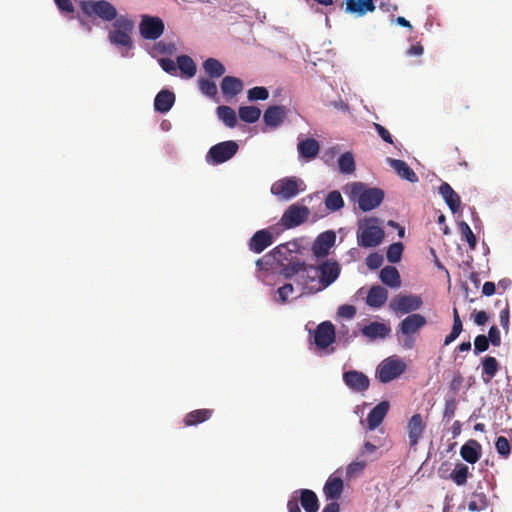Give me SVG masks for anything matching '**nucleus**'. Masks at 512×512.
<instances>
[{
    "label": "nucleus",
    "mask_w": 512,
    "mask_h": 512,
    "mask_svg": "<svg viewBox=\"0 0 512 512\" xmlns=\"http://www.w3.org/2000/svg\"><path fill=\"white\" fill-rule=\"evenodd\" d=\"M135 29L134 20L127 14H118L112 21L108 30L109 43L118 49L122 57H129L134 49L133 32Z\"/></svg>",
    "instance_id": "f257e3e1"
},
{
    "label": "nucleus",
    "mask_w": 512,
    "mask_h": 512,
    "mask_svg": "<svg viewBox=\"0 0 512 512\" xmlns=\"http://www.w3.org/2000/svg\"><path fill=\"white\" fill-rule=\"evenodd\" d=\"M350 197L357 201L360 210L367 212L382 203L384 191L380 188H369L362 182H354L350 185Z\"/></svg>",
    "instance_id": "f03ea898"
},
{
    "label": "nucleus",
    "mask_w": 512,
    "mask_h": 512,
    "mask_svg": "<svg viewBox=\"0 0 512 512\" xmlns=\"http://www.w3.org/2000/svg\"><path fill=\"white\" fill-rule=\"evenodd\" d=\"M385 237L383 228L379 226L377 218H366L359 222L357 229V243L360 247L371 248L380 245Z\"/></svg>",
    "instance_id": "7ed1b4c3"
},
{
    "label": "nucleus",
    "mask_w": 512,
    "mask_h": 512,
    "mask_svg": "<svg viewBox=\"0 0 512 512\" xmlns=\"http://www.w3.org/2000/svg\"><path fill=\"white\" fill-rule=\"evenodd\" d=\"M80 8L85 16L103 22H112L118 15L116 7L107 0H83L80 1Z\"/></svg>",
    "instance_id": "20e7f679"
},
{
    "label": "nucleus",
    "mask_w": 512,
    "mask_h": 512,
    "mask_svg": "<svg viewBox=\"0 0 512 512\" xmlns=\"http://www.w3.org/2000/svg\"><path fill=\"white\" fill-rule=\"evenodd\" d=\"M299 502L305 512H318L319 500L316 493L310 489L294 491L287 502L288 512H301Z\"/></svg>",
    "instance_id": "39448f33"
},
{
    "label": "nucleus",
    "mask_w": 512,
    "mask_h": 512,
    "mask_svg": "<svg viewBox=\"0 0 512 512\" xmlns=\"http://www.w3.org/2000/svg\"><path fill=\"white\" fill-rule=\"evenodd\" d=\"M140 37L145 41L159 40L165 31V23L159 16L142 14L138 24Z\"/></svg>",
    "instance_id": "423d86ee"
},
{
    "label": "nucleus",
    "mask_w": 512,
    "mask_h": 512,
    "mask_svg": "<svg viewBox=\"0 0 512 512\" xmlns=\"http://www.w3.org/2000/svg\"><path fill=\"white\" fill-rule=\"evenodd\" d=\"M406 370V364L396 356L384 359L376 369V375L380 382L388 383L398 378Z\"/></svg>",
    "instance_id": "0eeeda50"
},
{
    "label": "nucleus",
    "mask_w": 512,
    "mask_h": 512,
    "mask_svg": "<svg viewBox=\"0 0 512 512\" xmlns=\"http://www.w3.org/2000/svg\"><path fill=\"white\" fill-rule=\"evenodd\" d=\"M235 141L229 140L213 145L206 154V162L211 165L222 164L230 160L238 151Z\"/></svg>",
    "instance_id": "6e6552de"
},
{
    "label": "nucleus",
    "mask_w": 512,
    "mask_h": 512,
    "mask_svg": "<svg viewBox=\"0 0 512 512\" xmlns=\"http://www.w3.org/2000/svg\"><path fill=\"white\" fill-rule=\"evenodd\" d=\"M423 305V300L421 296L409 294V295H403L399 294L396 295L391 301H390V308L397 314H409L414 311L419 310Z\"/></svg>",
    "instance_id": "1a4fd4ad"
},
{
    "label": "nucleus",
    "mask_w": 512,
    "mask_h": 512,
    "mask_svg": "<svg viewBox=\"0 0 512 512\" xmlns=\"http://www.w3.org/2000/svg\"><path fill=\"white\" fill-rule=\"evenodd\" d=\"M308 207L298 204L290 205L281 217V224L286 229H291L303 224L309 217Z\"/></svg>",
    "instance_id": "9d476101"
},
{
    "label": "nucleus",
    "mask_w": 512,
    "mask_h": 512,
    "mask_svg": "<svg viewBox=\"0 0 512 512\" xmlns=\"http://www.w3.org/2000/svg\"><path fill=\"white\" fill-rule=\"evenodd\" d=\"M295 177H286L276 181L271 187V193L283 200H289L299 193V184Z\"/></svg>",
    "instance_id": "9b49d317"
},
{
    "label": "nucleus",
    "mask_w": 512,
    "mask_h": 512,
    "mask_svg": "<svg viewBox=\"0 0 512 512\" xmlns=\"http://www.w3.org/2000/svg\"><path fill=\"white\" fill-rule=\"evenodd\" d=\"M407 434L409 439V445L411 448H415L420 439L422 438L426 429V422L424 421L421 414H414L407 423Z\"/></svg>",
    "instance_id": "f8f14e48"
},
{
    "label": "nucleus",
    "mask_w": 512,
    "mask_h": 512,
    "mask_svg": "<svg viewBox=\"0 0 512 512\" xmlns=\"http://www.w3.org/2000/svg\"><path fill=\"white\" fill-rule=\"evenodd\" d=\"M335 341V327L330 321L320 323L314 332V343L320 349H326Z\"/></svg>",
    "instance_id": "ddd939ff"
},
{
    "label": "nucleus",
    "mask_w": 512,
    "mask_h": 512,
    "mask_svg": "<svg viewBox=\"0 0 512 512\" xmlns=\"http://www.w3.org/2000/svg\"><path fill=\"white\" fill-rule=\"evenodd\" d=\"M343 382L354 392H364L370 385L369 378L360 371L349 370L343 373Z\"/></svg>",
    "instance_id": "4468645a"
},
{
    "label": "nucleus",
    "mask_w": 512,
    "mask_h": 512,
    "mask_svg": "<svg viewBox=\"0 0 512 512\" xmlns=\"http://www.w3.org/2000/svg\"><path fill=\"white\" fill-rule=\"evenodd\" d=\"M427 324L426 318L417 313H413L404 318L398 325L397 333H402L405 336H411L417 333L421 328Z\"/></svg>",
    "instance_id": "2eb2a0df"
},
{
    "label": "nucleus",
    "mask_w": 512,
    "mask_h": 512,
    "mask_svg": "<svg viewBox=\"0 0 512 512\" xmlns=\"http://www.w3.org/2000/svg\"><path fill=\"white\" fill-rule=\"evenodd\" d=\"M319 273V283L321 289L331 285L340 274V266L335 261H325L319 267H317Z\"/></svg>",
    "instance_id": "dca6fc26"
},
{
    "label": "nucleus",
    "mask_w": 512,
    "mask_h": 512,
    "mask_svg": "<svg viewBox=\"0 0 512 512\" xmlns=\"http://www.w3.org/2000/svg\"><path fill=\"white\" fill-rule=\"evenodd\" d=\"M336 235L333 231L321 233L315 240L312 251L316 257H324L329 253L330 248L334 245Z\"/></svg>",
    "instance_id": "f3484780"
},
{
    "label": "nucleus",
    "mask_w": 512,
    "mask_h": 512,
    "mask_svg": "<svg viewBox=\"0 0 512 512\" xmlns=\"http://www.w3.org/2000/svg\"><path fill=\"white\" fill-rule=\"evenodd\" d=\"M344 490L343 480L338 477L331 475L325 482L323 487V493L326 500L336 501L341 497Z\"/></svg>",
    "instance_id": "a211bd4d"
},
{
    "label": "nucleus",
    "mask_w": 512,
    "mask_h": 512,
    "mask_svg": "<svg viewBox=\"0 0 512 512\" xmlns=\"http://www.w3.org/2000/svg\"><path fill=\"white\" fill-rule=\"evenodd\" d=\"M273 243V235L266 229L257 231L249 241V249L261 253Z\"/></svg>",
    "instance_id": "6ab92c4d"
},
{
    "label": "nucleus",
    "mask_w": 512,
    "mask_h": 512,
    "mask_svg": "<svg viewBox=\"0 0 512 512\" xmlns=\"http://www.w3.org/2000/svg\"><path fill=\"white\" fill-rule=\"evenodd\" d=\"M287 116V109L284 106H269L263 115V120L267 126L276 128L280 126Z\"/></svg>",
    "instance_id": "aec40b11"
},
{
    "label": "nucleus",
    "mask_w": 512,
    "mask_h": 512,
    "mask_svg": "<svg viewBox=\"0 0 512 512\" xmlns=\"http://www.w3.org/2000/svg\"><path fill=\"white\" fill-rule=\"evenodd\" d=\"M389 410V403L382 401L377 404L367 416V425L369 430L376 429L384 420Z\"/></svg>",
    "instance_id": "412c9836"
},
{
    "label": "nucleus",
    "mask_w": 512,
    "mask_h": 512,
    "mask_svg": "<svg viewBox=\"0 0 512 512\" xmlns=\"http://www.w3.org/2000/svg\"><path fill=\"white\" fill-rule=\"evenodd\" d=\"M482 447L474 439L467 441L460 449L461 457L470 464H475L481 457Z\"/></svg>",
    "instance_id": "4be33fe9"
},
{
    "label": "nucleus",
    "mask_w": 512,
    "mask_h": 512,
    "mask_svg": "<svg viewBox=\"0 0 512 512\" xmlns=\"http://www.w3.org/2000/svg\"><path fill=\"white\" fill-rule=\"evenodd\" d=\"M390 166L396 171V173L403 179L415 183L419 180L417 174L413 171L409 165L400 159L388 158Z\"/></svg>",
    "instance_id": "5701e85b"
},
{
    "label": "nucleus",
    "mask_w": 512,
    "mask_h": 512,
    "mask_svg": "<svg viewBox=\"0 0 512 512\" xmlns=\"http://www.w3.org/2000/svg\"><path fill=\"white\" fill-rule=\"evenodd\" d=\"M387 298L388 291L380 285H374L367 294L366 303L370 307L380 308L385 304Z\"/></svg>",
    "instance_id": "b1692460"
},
{
    "label": "nucleus",
    "mask_w": 512,
    "mask_h": 512,
    "mask_svg": "<svg viewBox=\"0 0 512 512\" xmlns=\"http://www.w3.org/2000/svg\"><path fill=\"white\" fill-rule=\"evenodd\" d=\"M439 193L445 200L446 204L453 213H456L461 205L459 195L453 190V188L446 182H443L439 186Z\"/></svg>",
    "instance_id": "393cba45"
},
{
    "label": "nucleus",
    "mask_w": 512,
    "mask_h": 512,
    "mask_svg": "<svg viewBox=\"0 0 512 512\" xmlns=\"http://www.w3.org/2000/svg\"><path fill=\"white\" fill-rule=\"evenodd\" d=\"M174 103L175 94L169 90H161L154 99V109L160 113H167Z\"/></svg>",
    "instance_id": "a878e982"
},
{
    "label": "nucleus",
    "mask_w": 512,
    "mask_h": 512,
    "mask_svg": "<svg viewBox=\"0 0 512 512\" xmlns=\"http://www.w3.org/2000/svg\"><path fill=\"white\" fill-rule=\"evenodd\" d=\"M214 413L213 409H197L187 413L183 419L185 426H195L209 420Z\"/></svg>",
    "instance_id": "bb28decb"
},
{
    "label": "nucleus",
    "mask_w": 512,
    "mask_h": 512,
    "mask_svg": "<svg viewBox=\"0 0 512 512\" xmlns=\"http://www.w3.org/2000/svg\"><path fill=\"white\" fill-rule=\"evenodd\" d=\"M390 331V328L386 324L380 322H371L361 330L364 336L372 340L385 338Z\"/></svg>",
    "instance_id": "cd10ccee"
},
{
    "label": "nucleus",
    "mask_w": 512,
    "mask_h": 512,
    "mask_svg": "<svg viewBox=\"0 0 512 512\" xmlns=\"http://www.w3.org/2000/svg\"><path fill=\"white\" fill-rule=\"evenodd\" d=\"M374 10L375 5L373 0H348L346 2V11L360 16L365 15L367 12H373Z\"/></svg>",
    "instance_id": "c85d7f7f"
},
{
    "label": "nucleus",
    "mask_w": 512,
    "mask_h": 512,
    "mask_svg": "<svg viewBox=\"0 0 512 512\" xmlns=\"http://www.w3.org/2000/svg\"><path fill=\"white\" fill-rule=\"evenodd\" d=\"M243 89V82L233 76H225L221 82V90L225 96L234 97Z\"/></svg>",
    "instance_id": "c756f323"
},
{
    "label": "nucleus",
    "mask_w": 512,
    "mask_h": 512,
    "mask_svg": "<svg viewBox=\"0 0 512 512\" xmlns=\"http://www.w3.org/2000/svg\"><path fill=\"white\" fill-rule=\"evenodd\" d=\"M380 280L391 288H399L401 279L398 270L394 266H386L380 271Z\"/></svg>",
    "instance_id": "7c9ffc66"
},
{
    "label": "nucleus",
    "mask_w": 512,
    "mask_h": 512,
    "mask_svg": "<svg viewBox=\"0 0 512 512\" xmlns=\"http://www.w3.org/2000/svg\"><path fill=\"white\" fill-rule=\"evenodd\" d=\"M299 278L301 279L300 283L303 284L304 288L309 290L310 292L321 290V287L314 288L312 286V283H314L316 279L319 278L317 267L313 265H305V270L301 272Z\"/></svg>",
    "instance_id": "2f4dec72"
},
{
    "label": "nucleus",
    "mask_w": 512,
    "mask_h": 512,
    "mask_svg": "<svg viewBox=\"0 0 512 512\" xmlns=\"http://www.w3.org/2000/svg\"><path fill=\"white\" fill-rule=\"evenodd\" d=\"M319 150V143L313 138H308L298 144V151L300 155L307 159H314L318 155Z\"/></svg>",
    "instance_id": "473e14b6"
},
{
    "label": "nucleus",
    "mask_w": 512,
    "mask_h": 512,
    "mask_svg": "<svg viewBox=\"0 0 512 512\" xmlns=\"http://www.w3.org/2000/svg\"><path fill=\"white\" fill-rule=\"evenodd\" d=\"M177 67L181 71L182 75L187 78L194 77L197 71L195 62L188 55H181L177 57Z\"/></svg>",
    "instance_id": "72a5a7b5"
},
{
    "label": "nucleus",
    "mask_w": 512,
    "mask_h": 512,
    "mask_svg": "<svg viewBox=\"0 0 512 512\" xmlns=\"http://www.w3.org/2000/svg\"><path fill=\"white\" fill-rule=\"evenodd\" d=\"M499 364L496 360V358L492 356H486L482 361V374L483 376L486 375V377H483V380L485 383H489L491 379L496 375L498 372Z\"/></svg>",
    "instance_id": "f704fd0d"
},
{
    "label": "nucleus",
    "mask_w": 512,
    "mask_h": 512,
    "mask_svg": "<svg viewBox=\"0 0 512 512\" xmlns=\"http://www.w3.org/2000/svg\"><path fill=\"white\" fill-rule=\"evenodd\" d=\"M203 68L211 78H219L223 76L226 71L224 65L215 58H208L203 63Z\"/></svg>",
    "instance_id": "c9c22d12"
},
{
    "label": "nucleus",
    "mask_w": 512,
    "mask_h": 512,
    "mask_svg": "<svg viewBox=\"0 0 512 512\" xmlns=\"http://www.w3.org/2000/svg\"><path fill=\"white\" fill-rule=\"evenodd\" d=\"M217 115L219 119L229 128H233L237 124V117L235 111L229 106H219L217 108Z\"/></svg>",
    "instance_id": "e433bc0d"
},
{
    "label": "nucleus",
    "mask_w": 512,
    "mask_h": 512,
    "mask_svg": "<svg viewBox=\"0 0 512 512\" xmlns=\"http://www.w3.org/2000/svg\"><path fill=\"white\" fill-rule=\"evenodd\" d=\"M261 116V110L255 106H243L239 108V117L246 123H255Z\"/></svg>",
    "instance_id": "4c0bfd02"
},
{
    "label": "nucleus",
    "mask_w": 512,
    "mask_h": 512,
    "mask_svg": "<svg viewBox=\"0 0 512 512\" xmlns=\"http://www.w3.org/2000/svg\"><path fill=\"white\" fill-rule=\"evenodd\" d=\"M325 206L331 212L340 210L344 206L340 192L337 190L329 192L325 198Z\"/></svg>",
    "instance_id": "58836bf2"
},
{
    "label": "nucleus",
    "mask_w": 512,
    "mask_h": 512,
    "mask_svg": "<svg viewBox=\"0 0 512 512\" xmlns=\"http://www.w3.org/2000/svg\"><path fill=\"white\" fill-rule=\"evenodd\" d=\"M339 170L343 174H352L355 171V161L351 152H345L338 158Z\"/></svg>",
    "instance_id": "ea45409f"
},
{
    "label": "nucleus",
    "mask_w": 512,
    "mask_h": 512,
    "mask_svg": "<svg viewBox=\"0 0 512 512\" xmlns=\"http://www.w3.org/2000/svg\"><path fill=\"white\" fill-rule=\"evenodd\" d=\"M469 476V468L465 464H457L456 468L451 472V479L458 485H465Z\"/></svg>",
    "instance_id": "a19ab883"
},
{
    "label": "nucleus",
    "mask_w": 512,
    "mask_h": 512,
    "mask_svg": "<svg viewBox=\"0 0 512 512\" xmlns=\"http://www.w3.org/2000/svg\"><path fill=\"white\" fill-rule=\"evenodd\" d=\"M176 51V46L173 42H166V41H155L152 49L151 54L153 56L156 55H172Z\"/></svg>",
    "instance_id": "79ce46f5"
},
{
    "label": "nucleus",
    "mask_w": 512,
    "mask_h": 512,
    "mask_svg": "<svg viewBox=\"0 0 512 512\" xmlns=\"http://www.w3.org/2000/svg\"><path fill=\"white\" fill-rule=\"evenodd\" d=\"M488 505L489 501L484 493H475L468 504V509L471 512H476L486 509Z\"/></svg>",
    "instance_id": "37998d69"
},
{
    "label": "nucleus",
    "mask_w": 512,
    "mask_h": 512,
    "mask_svg": "<svg viewBox=\"0 0 512 512\" xmlns=\"http://www.w3.org/2000/svg\"><path fill=\"white\" fill-rule=\"evenodd\" d=\"M459 231L461 233L462 239H465L470 249H475L477 244L476 236L474 235L473 231L471 230L470 226L465 222L461 221L458 223Z\"/></svg>",
    "instance_id": "c03bdc74"
},
{
    "label": "nucleus",
    "mask_w": 512,
    "mask_h": 512,
    "mask_svg": "<svg viewBox=\"0 0 512 512\" xmlns=\"http://www.w3.org/2000/svg\"><path fill=\"white\" fill-rule=\"evenodd\" d=\"M404 250V246L401 242L391 244L386 253L387 260L390 263H398L401 260V256Z\"/></svg>",
    "instance_id": "a18cd8bd"
},
{
    "label": "nucleus",
    "mask_w": 512,
    "mask_h": 512,
    "mask_svg": "<svg viewBox=\"0 0 512 512\" xmlns=\"http://www.w3.org/2000/svg\"><path fill=\"white\" fill-rule=\"evenodd\" d=\"M303 270H305L304 262H289L287 265H284L282 269V274L284 275L285 278H292L294 275L300 276Z\"/></svg>",
    "instance_id": "49530a36"
},
{
    "label": "nucleus",
    "mask_w": 512,
    "mask_h": 512,
    "mask_svg": "<svg viewBox=\"0 0 512 512\" xmlns=\"http://www.w3.org/2000/svg\"><path fill=\"white\" fill-rule=\"evenodd\" d=\"M495 448L497 453L503 458H508L511 453V446L509 441L504 436H499L495 442Z\"/></svg>",
    "instance_id": "de8ad7c7"
},
{
    "label": "nucleus",
    "mask_w": 512,
    "mask_h": 512,
    "mask_svg": "<svg viewBox=\"0 0 512 512\" xmlns=\"http://www.w3.org/2000/svg\"><path fill=\"white\" fill-rule=\"evenodd\" d=\"M292 251L288 248V244H281L275 247L270 254L277 262H282L283 260H288V254H291Z\"/></svg>",
    "instance_id": "09e8293b"
},
{
    "label": "nucleus",
    "mask_w": 512,
    "mask_h": 512,
    "mask_svg": "<svg viewBox=\"0 0 512 512\" xmlns=\"http://www.w3.org/2000/svg\"><path fill=\"white\" fill-rule=\"evenodd\" d=\"M268 97V90L262 86L253 87L248 91V99L250 101L266 100Z\"/></svg>",
    "instance_id": "8fccbe9b"
},
{
    "label": "nucleus",
    "mask_w": 512,
    "mask_h": 512,
    "mask_svg": "<svg viewBox=\"0 0 512 512\" xmlns=\"http://www.w3.org/2000/svg\"><path fill=\"white\" fill-rule=\"evenodd\" d=\"M199 88L203 94L209 97L215 96L218 92L216 84L209 79H199Z\"/></svg>",
    "instance_id": "3c124183"
},
{
    "label": "nucleus",
    "mask_w": 512,
    "mask_h": 512,
    "mask_svg": "<svg viewBox=\"0 0 512 512\" xmlns=\"http://www.w3.org/2000/svg\"><path fill=\"white\" fill-rule=\"evenodd\" d=\"M366 465L367 463L364 460H356L351 462L346 468V476L348 478L356 476L365 469Z\"/></svg>",
    "instance_id": "603ef678"
},
{
    "label": "nucleus",
    "mask_w": 512,
    "mask_h": 512,
    "mask_svg": "<svg viewBox=\"0 0 512 512\" xmlns=\"http://www.w3.org/2000/svg\"><path fill=\"white\" fill-rule=\"evenodd\" d=\"M489 340L485 335H478L474 339V353H482L488 350Z\"/></svg>",
    "instance_id": "864d4df0"
},
{
    "label": "nucleus",
    "mask_w": 512,
    "mask_h": 512,
    "mask_svg": "<svg viewBox=\"0 0 512 512\" xmlns=\"http://www.w3.org/2000/svg\"><path fill=\"white\" fill-rule=\"evenodd\" d=\"M456 409H457V401L455 400V398L451 397L449 399H446L444 412H443L444 418H446L447 420L452 419L455 415Z\"/></svg>",
    "instance_id": "5fc2aeb1"
},
{
    "label": "nucleus",
    "mask_w": 512,
    "mask_h": 512,
    "mask_svg": "<svg viewBox=\"0 0 512 512\" xmlns=\"http://www.w3.org/2000/svg\"><path fill=\"white\" fill-rule=\"evenodd\" d=\"M509 319H510L509 303L507 300H505L504 307L500 312V324L506 332L508 331V328H509Z\"/></svg>",
    "instance_id": "6e6d98bb"
},
{
    "label": "nucleus",
    "mask_w": 512,
    "mask_h": 512,
    "mask_svg": "<svg viewBox=\"0 0 512 512\" xmlns=\"http://www.w3.org/2000/svg\"><path fill=\"white\" fill-rule=\"evenodd\" d=\"M383 263V257L378 253H372L366 258V264L371 270L378 269Z\"/></svg>",
    "instance_id": "4d7b16f0"
},
{
    "label": "nucleus",
    "mask_w": 512,
    "mask_h": 512,
    "mask_svg": "<svg viewBox=\"0 0 512 512\" xmlns=\"http://www.w3.org/2000/svg\"><path fill=\"white\" fill-rule=\"evenodd\" d=\"M159 65L165 72L169 74H174L177 70V62L175 63L170 58H161L159 60Z\"/></svg>",
    "instance_id": "13d9d810"
},
{
    "label": "nucleus",
    "mask_w": 512,
    "mask_h": 512,
    "mask_svg": "<svg viewBox=\"0 0 512 512\" xmlns=\"http://www.w3.org/2000/svg\"><path fill=\"white\" fill-rule=\"evenodd\" d=\"M463 377L460 372H456L453 376L452 381L450 382L449 389L453 393V395H456L458 391L460 390L462 384H463Z\"/></svg>",
    "instance_id": "bf43d9fd"
},
{
    "label": "nucleus",
    "mask_w": 512,
    "mask_h": 512,
    "mask_svg": "<svg viewBox=\"0 0 512 512\" xmlns=\"http://www.w3.org/2000/svg\"><path fill=\"white\" fill-rule=\"evenodd\" d=\"M488 340L494 346H499L501 344V335L500 331L496 326H491L488 332Z\"/></svg>",
    "instance_id": "052dcab7"
},
{
    "label": "nucleus",
    "mask_w": 512,
    "mask_h": 512,
    "mask_svg": "<svg viewBox=\"0 0 512 512\" xmlns=\"http://www.w3.org/2000/svg\"><path fill=\"white\" fill-rule=\"evenodd\" d=\"M293 290V285L290 283H286L282 287L278 288L277 292L280 301L282 303H285L288 300L289 295L292 294Z\"/></svg>",
    "instance_id": "680f3d73"
},
{
    "label": "nucleus",
    "mask_w": 512,
    "mask_h": 512,
    "mask_svg": "<svg viewBox=\"0 0 512 512\" xmlns=\"http://www.w3.org/2000/svg\"><path fill=\"white\" fill-rule=\"evenodd\" d=\"M338 314L342 317L351 319L356 315V308L352 305H342L338 309Z\"/></svg>",
    "instance_id": "e2e57ef3"
},
{
    "label": "nucleus",
    "mask_w": 512,
    "mask_h": 512,
    "mask_svg": "<svg viewBox=\"0 0 512 512\" xmlns=\"http://www.w3.org/2000/svg\"><path fill=\"white\" fill-rule=\"evenodd\" d=\"M374 126H375V129H376L378 135L382 138L383 141H385L389 144L393 143L392 136L385 127H383L382 125L377 124V123H375Z\"/></svg>",
    "instance_id": "0e129e2a"
},
{
    "label": "nucleus",
    "mask_w": 512,
    "mask_h": 512,
    "mask_svg": "<svg viewBox=\"0 0 512 512\" xmlns=\"http://www.w3.org/2000/svg\"><path fill=\"white\" fill-rule=\"evenodd\" d=\"M462 329H463V325H462V321L460 319V316L458 314V310L456 308H454V311H453V326H452V330L451 331L459 336L460 333L462 332Z\"/></svg>",
    "instance_id": "69168bd1"
},
{
    "label": "nucleus",
    "mask_w": 512,
    "mask_h": 512,
    "mask_svg": "<svg viewBox=\"0 0 512 512\" xmlns=\"http://www.w3.org/2000/svg\"><path fill=\"white\" fill-rule=\"evenodd\" d=\"M58 9L62 12L72 13L74 12V6L71 0H54Z\"/></svg>",
    "instance_id": "338daca9"
},
{
    "label": "nucleus",
    "mask_w": 512,
    "mask_h": 512,
    "mask_svg": "<svg viewBox=\"0 0 512 512\" xmlns=\"http://www.w3.org/2000/svg\"><path fill=\"white\" fill-rule=\"evenodd\" d=\"M488 318H489L488 314L485 311H479L475 315L474 322L478 326H482V325L486 324V322L488 321Z\"/></svg>",
    "instance_id": "774afa93"
}]
</instances>
